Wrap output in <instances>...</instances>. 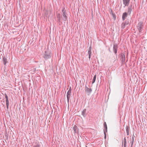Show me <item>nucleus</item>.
<instances>
[{"label":"nucleus","instance_id":"1","mask_svg":"<svg viewBox=\"0 0 147 147\" xmlns=\"http://www.w3.org/2000/svg\"><path fill=\"white\" fill-rule=\"evenodd\" d=\"M52 54L48 50L45 51L43 57L46 60L51 58Z\"/></svg>","mask_w":147,"mask_h":147},{"label":"nucleus","instance_id":"2","mask_svg":"<svg viewBox=\"0 0 147 147\" xmlns=\"http://www.w3.org/2000/svg\"><path fill=\"white\" fill-rule=\"evenodd\" d=\"M62 12L63 17H62L61 18L63 21L65 22L67 19V14L66 13V10H65V8L64 7L62 9Z\"/></svg>","mask_w":147,"mask_h":147},{"label":"nucleus","instance_id":"3","mask_svg":"<svg viewBox=\"0 0 147 147\" xmlns=\"http://www.w3.org/2000/svg\"><path fill=\"white\" fill-rule=\"evenodd\" d=\"M137 28L139 31V34H140L143 30V23L142 22H140L138 24Z\"/></svg>","mask_w":147,"mask_h":147},{"label":"nucleus","instance_id":"4","mask_svg":"<svg viewBox=\"0 0 147 147\" xmlns=\"http://www.w3.org/2000/svg\"><path fill=\"white\" fill-rule=\"evenodd\" d=\"M129 25V22L127 20H126L124 22L122 23L121 25V28L123 29L126 26Z\"/></svg>","mask_w":147,"mask_h":147},{"label":"nucleus","instance_id":"5","mask_svg":"<svg viewBox=\"0 0 147 147\" xmlns=\"http://www.w3.org/2000/svg\"><path fill=\"white\" fill-rule=\"evenodd\" d=\"M118 48V45L117 44H114L113 47V51L115 55L117 56V50Z\"/></svg>","mask_w":147,"mask_h":147},{"label":"nucleus","instance_id":"6","mask_svg":"<svg viewBox=\"0 0 147 147\" xmlns=\"http://www.w3.org/2000/svg\"><path fill=\"white\" fill-rule=\"evenodd\" d=\"M71 87L70 88L69 90L68 91L67 94V99L68 103H69V100L71 94Z\"/></svg>","mask_w":147,"mask_h":147},{"label":"nucleus","instance_id":"7","mask_svg":"<svg viewBox=\"0 0 147 147\" xmlns=\"http://www.w3.org/2000/svg\"><path fill=\"white\" fill-rule=\"evenodd\" d=\"M134 7H133L132 4H130V5L128 7L127 9V13L129 15H130L131 11L132 10V9H134Z\"/></svg>","mask_w":147,"mask_h":147},{"label":"nucleus","instance_id":"8","mask_svg":"<svg viewBox=\"0 0 147 147\" xmlns=\"http://www.w3.org/2000/svg\"><path fill=\"white\" fill-rule=\"evenodd\" d=\"M130 0H123V4L125 5L124 7L126 6H128L129 5Z\"/></svg>","mask_w":147,"mask_h":147},{"label":"nucleus","instance_id":"9","mask_svg":"<svg viewBox=\"0 0 147 147\" xmlns=\"http://www.w3.org/2000/svg\"><path fill=\"white\" fill-rule=\"evenodd\" d=\"M120 55L121 57V60L122 62L123 63L125 62V55L124 53H121L120 54Z\"/></svg>","mask_w":147,"mask_h":147},{"label":"nucleus","instance_id":"10","mask_svg":"<svg viewBox=\"0 0 147 147\" xmlns=\"http://www.w3.org/2000/svg\"><path fill=\"white\" fill-rule=\"evenodd\" d=\"M57 22L59 23H60L61 22V15L60 13H58L56 15Z\"/></svg>","mask_w":147,"mask_h":147},{"label":"nucleus","instance_id":"11","mask_svg":"<svg viewBox=\"0 0 147 147\" xmlns=\"http://www.w3.org/2000/svg\"><path fill=\"white\" fill-rule=\"evenodd\" d=\"M85 91L86 92H87V93H88L89 94H90L92 91V90L91 88H88L86 85L85 86Z\"/></svg>","mask_w":147,"mask_h":147},{"label":"nucleus","instance_id":"12","mask_svg":"<svg viewBox=\"0 0 147 147\" xmlns=\"http://www.w3.org/2000/svg\"><path fill=\"white\" fill-rule=\"evenodd\" d=\"M127 14H128L127 12H125L123 13L122 16V19L123 20H124L127 16Z\"/></svg>","mask_w":147,"mask_h":147},{"label":"nucleus","instance_id":"13","mask_svg":"<svg viewBox=\"0 0 147 147\" xmlns=\"http://www.w3.org/2000/svg\"><path fill=\"white\" fill-rule=\"evenodd\" d=\"M82 115L84 117H85L86 115V109H84L82 111Z\"/></svg>","mask_w":147,"mask_h":147},{"label":"nucleus","instance_id":"14","mask_svg":"<svg viewBox=\"0 0 147 147\" xmlns=\"http://www.w3.org/2000/svg\"><path fill=\"white\" fill-rule=\"evenodd\" d=\"M7 58L5 56L3 57V63L4 65H5L6 63H7Z\"/></svg>","mask_w":147,"mask_h":147},{"label":"nucleus","instance_id":"15","mask_svg":"<svg viewBox=\"0 0 147 147\" xmlns=\"http://www.w3.org/2000/svg\"><path fill=\"white\" fill-rule=\"evenodd\" d=\"M73 129L75 133H78V128L77 126L76 125H74L73 127Z\"/></svg>","mask_w":147,"mask_h":147},{"label":"nucleus","instance_id":"16","mask_svg":"<svg viewBox=\"0 0 147 147\" xmlns=\"http://www.w3.org/2000/svg\"><path fill=\"white\" fill-rule=\"evenodd\" d=\"M123 142L124 143V146H126V137H125L124 138L123 141L122 142V145H123Z\"/></svg>","mask_w":147,"mask_h":147},{"label":"nucleus","instance_id":"17","mask_svg":"<svg viewBox=\"0 0 147 147\" xmlns=\"http://www.w3.org/2000/svg\"><path fill=\"white\" fill-rule=\"evenodd\" d=\"M126 130L127 136L129 135V129L128 126H126Z\"/></svg>","mask_w":147,"mask_h":147},{"label":"nucleus","instance_id":"18","mask_svg":"<svg viewBox=\"0 0 147 147\" xmlns=\"http://www.w3.org/2000/svg\"><path fill=\"white\" fill-rule=\"evenodd\" d=\"M96 78V75H95L93 78V79L92 81V84H93L95 82Z\"/></svg>","mask_w":147,"mask_h":147},{"label":"nucleus","instance_id":"19","mask_svg":"<svg viewBox=\"0 0 147 147\" xmlns=\"http://www.w3.org/2000/svg\"><path fill=\"white\" fill-rule=\"evenodd\" d=\"M91 51H88V54L89 55V59L90 58L91 56Z\"/></svg>","mask_w":147,"mask_h":147},{"label":"nucleus","instance_id":"20","mask_svg":"<svg viewBox=\"0 0 147 147\" xmlns=\"http://www.w3.org/2000/svg\"><path fill=\"white\" fill-rule=\"evenodd\" d=\"M112 16L114 18V20H115L116 18V16L115 15V13H113L112 12Z\"/></svg>","mask_w":147,"mask_h":147},{"label":"nucleus","instance_id":"21","mask_svg":"<svg viewBox=\"0 0 147 147\" xmlns=\"http://www.w3.org/2000/svg\"><path fill=\"white\" fill-rule=\"evenodd\" d=\"M107 128H104V134H106V133L107 132Z\"/></svg>","mask_w":147,"mask_h":147},{"label":"nucleus","instance_id":"22","mask_svg":"<svg viewBox=\"0 0 147 147\" xmlns=\"http://www.w3.org/2000/svg\"><path fill=\"white\" fill-rule=\"evenodd\" d=\"M5 97L6 98V100H8V96H7L6 94H5Z\"/></svg>","mask_w":147,"mask_h":147},{"label":"nucleus","instance_id":"23","mask_svg":"<svg viewBox=\"0 0 147 147\" xmlns=\"http://www.w3.org/2000/svg\"><path fill=\"white\" fill-rule=\"evenodd\" d=\"M5 97L6 98V100H8V96H7L6 94H5Z\"/></svg>","mask_w":147,"mask_h":147},{"label":"nucleus","instance_id":"24","mask_svg":"<svg viewBox=\"0 0 147 147\" xmlns=\"http://www.w3.org/2000/svg\"><path fill=\"white\" fill-rule=\"evenodd\" d=\"M104 128H107V125L106 124V122H104Z\"/></svg>","mask_w":147,"mask_h":147},{"label":"nucleus","instance_id":"25","mask_svg":"<svg viewBox=\"0 0 147 147\" xmlns=\"http://www.w3.org/2000/svg\"><path fill=\"white\" fill-rule=\"evenodd\" d=\"M33 147H40V146L38 144H37L36 145H34Z\"/></svg>","mask_w":147,"mask_h":147},{"label":"nucleus","instance_id":"26","mask_svg":"<svg viewBox=\"0 0 147 147\" xmlns=\"http://www.w3.org/2000/svg\"><path fill=\"white\" fill-rule=\"evenodd\" d=\"M6 104H9V99L8 100H6Z\"/></svg>","mask_w":147,"mask_h":147},{"label":"nucleus","instance_id":"27","mask_svg":"<svg viewBox=\"0 0 147 147\" xmlns=\"http://www.w3.org/2000/svg\"><path fill=\"white\" fill-rule=\"evenodd\" d=\"M91 47H90L89 49H88V51H91Z\"/></svg>","mask_w":147,"mask_h":147},{"label":"nucleus","instance_id":"28","mask_svg":"<svg viewBox=\"0 0 147 147\" xmlns=\"http://www.w3.org/2000/svg\"><path fill=\"white\" fill-rule=\"evenodd\" d=\"M133 143H134V141H131V147H132V145H133Z\"/></svg>","mask_w":147,"mask_h":147},{"label":"nucleus","instance_id":"29","mask_svg":"<svg viewBox=\"0 0 147 147\" xmlns=\"http://www.w3.org/2000/svg\"><path fill=\"white\" fill-rule=\"evenodd\" d=\"M9 104H6V107H7V109H8V108H9Z\"/></svg>","mask_w":147,"mask_h":147},{"label":"nucleus","instance_id":"30","mask_svg":"<svg viewBox=\"0 0 147 147\" xmlns=\"http://www.w3.org/2000/svg\"><path fill=\"white\" fill-rule=\"evenodd\" d=\"M133 136H134V135H133ZM131 140H132V141H134V136H133L132 137V138Z\"/></svg>","mask_w":147,"mask_h":147},{"label":"nucleus","instance_id":"31","mask_svg":"<svg viewBox=\"0 0 147 147\" xmlns=\"http://www.w3.org/2000/svg\"><path fill=\"white\" fill-rule=\"evenodd\" d=\"M105 135V138L106 139V134H104Z\"/></svg>","mask_w":147,"mask_h":147},{"label":"nucleus","instance_id":"32","mask_svg":"<svg viewBox=\"0 0 147 147\" xmlns=\"http://www.w3.org/2000/svg\"><path fill=\"white\" fill-rule=\"evenodd\" d=\"M126 146H127V145H126V146H124V147H126Z\"/></svg>","mask_w":147,"mask_h":147},{"label":"nucleus","instance_id":"33","mask_svg":"<svg viewBox=\"0 0 147 147\" xmlns=\"http://www.w3.org/2000/svg\"><path fill=\"white\" fill-rule=\"evenodd\" d=\"M86 147H87V146H86Z\"/></svg>","mask_w":147,"mask_h":147}]
</instances>
